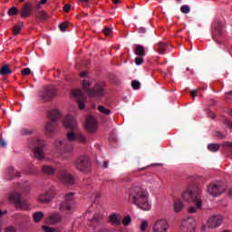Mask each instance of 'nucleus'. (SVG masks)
Instances as JSON below:
<instances>
[{
	"mask_svg": "<svg viewBox=\"0 0 232 232\" xmlns=\"http://www.w3.org/2000/svg\"><path fill=\"white\" fill-rule=\"evenodd\" d=\"M63 125L70 130L67 132V139H58L54 141V149L60 155H63V160H70V157L74 151L73 140L76 142H81L82 144H86L88 139L85 138L82 133L79 132L77 129V121L73 116H66L63 121Z\"/></svg>",
	"mask_w": 232,
	"mask_h": 232,
	"instance_id": "f257e3e1",
	"label": "nucleus"
},
{
	"mask_svg": "<svg viewBox=\"0 0 232 232\" xmlns=\"http://www.w3.org/2000/svg\"><path fill=\"white\" fill-rule=\"evenodd\" d=\"M128 195L130 204L137 206V208L142 209L143 211H150L151 209L148 191H146V189L142 188L140 186L133 185L130 187L128 190Z\"/></svg>",
	"mask_w": 232,
	"mask_h": 232,
	"instance_id": "f03ea898",
	"label": "nucleus"
},
{
	"mask_svg": "<svg viewBox=\"0 0 232 232\" xmlns=\"http://www.w3.org/2000/svg\"><path fill=\"white\" fill-rule=\"evenodd\" d=\"M48 117L50 121L44 126V133L47 137H52L57 131V128H59L57 121L61 119V112H59V110L54 109L48 112Z\"/></svg>",
	"mask_w": 232,
	"mask_h": 232,
	"instance_id": "7ed1b4c3",
	"label": "nucleus"
},
{
	"mask_svg": "<svg viewBox=\"0 0 232 232\" xmlns=\"http://www.w3.org/2000/svg\"><path fill=\"white\" fill-rule=\"evenodd\" d=\"M45 146L46 142L39 137L29 140V148L33 150L34 157L37 159V160H43L44 159Z\"/></svg>",
	"mask_w": 232,
	"mask_h": 232,
	"instance_id": "20e7f679",
	"label": "nucleus"
},
{
	"mask_svg": "<svg viewBox=\"0 0 232 232\" xmlns=\"http://www.w3.org/2000/svg\"><path fill=\"white\" fill-rule=\"evenodd\" d=\"M90 86H92V82H90V81H82V88L84 92L89 94V97H97L98 99L104 97V82H96L92 89H90Z\"/></svg>",
	"mask_w": 232,
	"mask_h": 232,
	"instance_id": "39448f33",
	"label": "nucleus"
},
{
	"mask_svg": "<svg viewBox=\"0 0 232 232\" xmlns=\"http://www.w3.org/2000/svg\"><path fill=\"white\" fill-rule=\"evenodd\" d=\"M181 197L187 202H194L198 209L202 208V201L200 200V188L198 187H191L185 190Z\"/></svg>",
	"mask_w": 232,
	"mask_h": 232,
	"instance_id": "423d86ee",
	"label": "nucleus"
},
{
	"mask_svg": "<svg viewBox=\"0 0 232 232\" xmlns=\"http://www.w3.org/2000/svg\"><path fill=\"white\" fill-rule=\"evenodd\" d=\"M224 25H225V22L222 20L215 21L212 24V39L213 41L218 43V44H220V42H218V39H220V37L224 35V33H225Z\"/></svg>",
	"mask_w": 232,
	"mask_h": 232,
	"instance_id": "0eeeda50",
	"label": "nucleus"
},
{
	"mask_svg": "<svg viewBox=\"0 0 232 232\" xmlns=\"http://www.w3.org/2000/svg\"><path fill=\"white\" fill-rule=\"evenodd\" d=\"M227 186L223 182L210 183L208 186V193L212 197H220L227 189Z\"/></svg>",
	"mask_w": 232,
	"mask_h": 232,
	"instance_id": "6e6552de",
	"label": "nucleus"
},
{
	"mask_svg": "<svg viewBox=\"0 0 232 232\" xmlns=\"http://www.w3.org/2000/svg\"><path fill=\"white\" fill-rule=\"evenodd\" d=\"M8 200L13 202L17 209H28V203L26 200L23 199L21 194L18 192L10 193Z\"/></svg>",
	"mask_w": 232,
	"mask_h": 232,
	"instance_id": "1a4fd4ad",
	"label": "nucleus"
},
{
	"mask_svg": "<svg viewBox=\"0 0 232 232\" xmlns=\"http://www.w3.org/2000/svg\"><path fill=\"white\" fill-rule=\"evenodd\" d=\"M40 97L44 102H50L53 97H57V88L53 85L44 87Z\"/></svg>",
	"mask_w": 232,
	"mask_h": 232,
	"instance_id": "9d476101",
	"label": "nucleus"
},
{
	"mask_svg": "<svg viewBox=\"0 0 232 232\" xmlns=\"http://www.w3.org/2000/svg\"><path fill=\"white\" fill-rule=\"evenodd\" d=\"M91 166L92 163L90 162V159H88L86 156H81L75 161L76 169L82 172L90 171Z\"/></svg>",
	"mask_w": 232,
	"mask_h": 232,
	"instance_id": "9b49d317",
	"label": "nucleus"
},
{
	"mask_svg": "<svg viewBox=\"0 0 232 232\" xmlns=\"http://www.w3.org/2000/svg\"><path fill=\"white\" fill-rule=\"evenodd\" d=\"M57 177L60 182H62L63 184H69L70 186H72V184L75 183V178H73L72 174L68 173V171L64 169L59 170L57 173Z\"/></svg>",
	"mask_w": 232,
	"mask_h": 232,
	"instance_id": "f8f14e48",
	"label": "nucleus"
},
{
	"mask_svg": "<svg viewBox=\"0 0 232 232\" xmlns=\"http://www.w3.org/2000/svg\"><path fill=\"white\" fill-rule=\"evenodd\" d=\"M53 197H55V190H53V188H50L49 190L40 194L37 200L40 204H50V202L53 200Z\"/></svg>",
	"mask_w": 232,
	"mask_h": 232,
	"instance_id": "ddd939ff",
	"label": "nucleus"
},
{
	"mask_svg": "<svg viewBox=\"0 0 232 232\" xmlns=\"http://www.w3.org/2000/svg\"><path fill=\"white\" fill-rule=\"evenodd\" d=\"M73 97L76 99V102L80 110H84V104L87 101L86 95L81 91V89H75L72 91Z\"/></svg>",
	"mask_w": 232,
	"mask_h": 232,
	"instance_id": "4468645a",
	"label": "nucleus"
},
{
	"mask_svg": "<svg viewBox=\"0 0 232 232\" xmlns=\"http://www.w3.org/2000/svg\"><path fill=\"white\" fill-rule=\"evenodd\" d=\"M73 206V193L70 192L65 195V200L60 204L61 211H72Z\"/></svg>",
	"mask_w": 232,
	"mask_h": 232,
	"instance_id": "2eb2a0df",
	"label": "nucleus"
},
{
	"mask_svg": "<svg viewBox=\"0 0 232 232\" xmlns=\"http://www.w3.org/2000/svg\"><path fill=\"white\" fill-rule=\"evenodd\" d=\"M168 227H169V226L168 225V220H166L165 218H160L154 223L152 227V231L166 232L168 231Z\"/></svg>",
	"mask_w": 232,
	"mask_h": 232,
	"instance_id": "dca6fc26",
	"label": "nucleus"
},
{
	"mask_svg": "<svg viewBox=\"0 0 232 232\" xmlns=\"http://www.w3.org/2000/svg\"><path fill=\"white\" fill-rule=\"evenodd\" d=\"M222 222H224V217L221 215H214L208 220V227H210V229H215V227H220Z\"/></svg>",
	"mask_w": 232,
	"mask_h": 232,
	"instance_id": "f3484780",
	"label": "nucleus"
},
{
	"mask_svg": "<svg viewBox=\"0 0 232 232\" xmlns=\"http://www.w3.org/2000/svg\"><path fill=\"white\" fill-rule=\"evenodd\" d=\"M85 128L91 133H93L97 130V121H95V118H93V116L87 117Z\"/></svg>",
	"mask_w": 232,
	"mask_h": 232,
	"instance_id": "a211bd4d",
	"label": "nucleus"
},
{
	"mask_svg": "<svg viewBox=\"0 0 232 232\" xmlns=\"http://www.w3.org/2000/svg\"><path fill=\"white\" fill-rule=\"evenodd\" d=\"M109 224H111L114 227L122 224V216L121 214L112 213L109 216Z\"/></svg>",
	"mask_w": 232,
	"mask_h": 232,
	"instance_id": "6ab92c4d",
	"label": "nucleus"
},
{
	"mask_svg": "<svg viewBox=\"0 0 232 232\" xmlns=\"http://www.w3.org/2000/svg\"><path fill=\"white\" fill-rule=\"evenodd\" d=\"M15 177H21V172L15 170L14 167H8L5 172V179L12 180L13 179H15Z\"/></svg>",
	"mask_w": 232,
	"mask_h": 232,
	"instance_id": "aec40b11",
	"label": "nucleus"
},
{
	"mask_svg": "<svg viewBox=\"0 0 232 232\" xmlns=\"http://www.w3.org/2000/svg\"><path fill=\"white\" fill-rule=\"evenodd\" d=\"M34 10V5L30 3H25L20 12L21 17H30L32 15V11Z\"/></svg>",
	"mask_w": 232,
	"mask_h": 232,
	"instance_id": "412c9836",
	"label": "nucleus"
},
{
	"mask_svg": "<svg viewBox=\"0 0 232 232\" xmlns=\"http://www.w3.org/2000/svg\"><path fill=\"white\" fill-rule=\"evenodd\" d=\"M166 48H168V45L162 42L154 44L155 52L160 53V55H164V53H166Z\"/></svg>",
	"mask_w": 232,
	"mask_h": 232,
	"instance_id": "4be33fe9",
	"label": "nucleus"
},
{
	"mask_svg": "<svg viewBox=\"0 0 232 232\" xmlns=\"http://www.w3.org/2000/svg\"><path fill=\"white\" fill-rule=\"evenodd\" d=\"M174 213H180L184 209V202L182 200L176 198L173 202Z\"/></svg>",
	"mask_w": 232,
	"mask_h": 232,
	"instance_id": "5701e85b",
	"label": "nucleus"
},
{
	"mask_svg": "<svg viewBox=\"0 0 232 232\" xmlns=\"http://www.w3.org/2000/svg\"><path fill=\"white\" fill-rule=\"evenodd\" d=\"M42 173L49 176L55 175V168L50 165H44L42 166Z\"/></svg>",
	"mask_w": 232,
	"mask_h": 232,
	"instance_id": "b1692460",
	"label": "nucleus"
},
{
	"mask_svg": "<svg viewBox=\"0 0 232 232\" xmlns=\"http://www.w3.org/2000/svg\"><path fill=\"white\" fill-rule=\"evenodd\" d=\"M134 53L139 57L146 56V50H144V46L142 45H135Z\"/></svg>",
	"mask_w": 232,
	"mask_h": 232,
	"instance_id": "393cba45",
	"label": "nucleus"
},
{
	"mask_svg": "<svg viewBox=\"0 0 232 232\" xmlns=\"http://www.w3.org/2000/svg\"><path fill=\"white\" fill-rule=\"evenodd\" d=\"M101 220H102V215L94 214L93 218L91 220L90 226L95 227L98 224H101Z\"/></svg>",
	"mask_w": 232,
	"mask_h": 232,
	"instance_id": "a878e982",
	"label": "nucleus"
},
{
	"mask_svg": "<svg viewBox=\"0 0 232 232\" xmlns=\"http://www.w3.org/2000/svg\"><path fill=\"white\" fill-rule=\"evenodd\" d=\"M49 222L50 224H58V222H61V215H59L58 213L52 214L49 217Z\"/></svg>",
	"mask_w": 232,
	"mask_h": 232,
	"instance_id": "bb28decb",
	"label": "nucleus"
},
{
	"mask_svg": "<svg viewBox=\"0 0 232 232\" xmlns=\"http://www.w3.org/2000/svg\"><path fill=\"white\" fill-rule=\"evenodd\" d=\"M12 73V69L10 65H4L0 69V75H10Z\"/></svg>",
	"mask_w": 232,
	"mask_h": 232,
	"instance_id": "cd10ccee",
	"label": "nucleus"
},
{
	"mask_svg": "<svg viewBox=\"0 0 232 232\" xmlns=\"http://www.w3.org/2000/svg\"><path fill=\"white\" fill-rule=\"evenodd\" d=\"M208 151H211L212 153H217L218 150H220V145L218 143H210L208 145Z\"/></svg>",
	"mask_w": 232,
	"mask_h": 232,
	"instance_id": "c85d7f7f",
	"label": "nucleus"
},
{
	"mask_svg": "<svg viewBox=\"0 0 232 232\" xmlns=\"http://www.w3.org/2000/svg\"><path fill=\"white\" fill-rule=\"evenodd\" d=\"M33 218L34 222H41V220H43V218H44V213L38 211V212H34L33 214Z\"/></svg>",
	"mask_w": 232,
	"mask_h": 232,
	"instance_id": "c756f323",
	"label": "nucleus"
},
{
	"mask_svg": "<svg viewBox=\"0 0 232 232\" xmlns=\"http://www.w3.org/2000/svg\"><path fill=\"white\" fill-rule=\"evenodd\" d=\"M98 111L100 113H102L103 115H111V110L106 109L104 105H99Z\"/></svg>",
	"mask_w": 232,
	"mask_h": 232,
	"instance_id": "7c9ffc66",
	"label": "nucleus"
},
{
	"mask_svg": "<svg viewBox=\"0 0 232 232\" xmlns=\"http://www.w3.org/2000/svg\"><path fill=\"white\" fill-rule=\"evenodd\" d=\"M36 17L41 21H46L48 19V14H46L44 11H38L36 13Z\"/></svg>",
	"mask_w": 232,
	"mask_h": 232,
	"instance_id": "2f4dec72",
	"label": "nucleus"
},
{
	"mask_svg": "<svg viewBox=\"0 0 232 232\" xmlns=\"http://www.w3.org/2000/svg\"><path fill=\"white\" fill-rule=\"evenodd\" d=\"M121 224H123V226L128 227L130 226V224H131V217L130 216H125L122 219L121 218Z\"/></svg>",
	"mask_w": 232,
	"mask_h": 232,
	"instance_id": "473e14b6",
	"label": "nucleus"
},
{
	"mask_svg": "<svg viewBox=\"0 0 232 232\" xmlns=\"http://www.w3.org/2000/svg\"><path fill=\"white\" fill-rule=\"evenodd\" d=\"M21 30H23V24H21L20 25H14L13 28V34L19 35Z\"/></svg>",
	"mask_w": 232,
	"mask_h": 232,
	"instance_id": "72a5a7b5",
	"label": "nucleus"
},
{
	"mask_svg": "<svg viewBox=\"0 0 232 232\" xmlns=\"http://www.w3.org/2000/svg\"><path fill=\"white\" fill-rule=\"evenodd\" d=\"M8 15H17V14H19V9H17V7H11L8 12H7Z\"/></svg>",
	"mask_w": 232,
	"mask_h": 232,
	"instance_id": "f704fd0d",
	"label": "nucleus"
},
{
	"mask_svg": "<svg viewBox=\"0 0 232 232\" xmlns=\"http://www.w3.org/2000/svg\"><path fill=\"white\" fill-rule=\"evenodd\" d=\"M68 26H70V23L63 22L59 24V29L61 32H65L67 30Z\"/></svg>",
	"mask_w": 232,
	"mask_h": 232,
	"instance_id": "c9c22d12",
	"label": "nucleus"
},
{
	"mask_svg": "<svg viewBox=\"0 0 232 232\" xmlns=\"http://www.w3.org/2000/svg\"><path fill=\"white\" fill-rule=\"evenodd\" d=\"M20 133L21 135H32V133H34V130L24 128V129H21Z\"/></svg>",
	"mask_w": 232,
	"mask_h": 232,
	"instance_id": "e433bc0d",
	"label": "nucleus"
},
{
	"mask_svg": "<svg viewBox=\"0 0 232 232\" xmlns=\"http://www.w3.org/2000/svg\"><path fill=\"white\" fill-rule=\"evenodd\" d=\"M131 87L133 88V90H139V88H140V82L137 80H133L131 82Z\"/></svg>",
	"mask_w": 232,
	"mask_h": 232,
	"instance_id": "4c0bfd02",
	"label": "nucleus"
},
{
	"mask_svg": "<svg viewBox=\"0 0 232 232\" xmlns=\"http://www.w3.org/2000/svg\"><path fill=\"white\" fill-rule=\"evenodd\" d=\"M223 122H224V124L227 125V128H228V130H230V131H232V122H231V121H229V119H227V118H225L223 120Z\"/></svg>",
	"mask_w": 232,
	"mask_h": 232,
	"instance_id": "58836bf2",
	"label": "nucleus"
},
{
	"mask_svg": "<svg viewBox=\"0 0 232 232\" xmlns=\"http://www.w3.org/2000/svg\"><path fill=\"white\" fill-rule=\"evenodd\" d=\"M37 173V168H35V166L31 165L29 167V170H28V174L29 175H35Z\"/></svg>",
	"mask_w": 232,
	"mask_h": 232,
	"instance_id": "ea45409f",
	"label": "nucleus"
},
{
	"mask_svg": "<svg viewBox=\"0 0 232 232\" xmlns=\"http://www.w3.org/2000/svg\"><path fill=\"white\" fill-rule=\"evenodd\" d=\"M190 10H191V9L189 8L188 5H182V6L180 7V12H181L182 14H189Z\"/></svg>",
	"mask_w": 232,
	"mask_h": 232,
	"instance_id": "a19ab883",
	"label": "nucleus"
},
{
	"mask_svg": "<svg viewBox=\"0 0 232 232\" xmlns=\"http://www.w3.org/2000/svg\"><path fill=\"white\" fill-rule=\"evenodd\" d=\"M144 56H140V57H136L135 58V63L137 64V66H140V64H142L144 63Z\"/></svg>",
	"mask_w": 232,
	"mask_h": 232,
	"instance_id": "79ce46f5",
	"label": "nucleus"
},
{
	"mask_svg": "<svg viewBox=\"0 0 232 232\" xmlns=\"http://www.w3.org/2000/svg\"><path fill=\"white\" fill-rule=\"evenodd\" d=\"M214 135H215V137H217L218 139H226V135L222 134V133L220 132V130H216V131L214 132Z\"/></svg>",
	"mask_w": 232,
	"mask_h": 232,
	"instance_id": "37998d69",
	"label": "nucleus"
},
{
	"mask_svg": "<svg viewBox=\"0 0 232 232\" xmlns=\"http://www.w3.org/2000/svg\"><path fill=\"white\" fill-rule=\"evenodd\" d=\"M224 146H226L227 148H229L228 151L230 153V157L232 158V143L229 141H226L224 143Z\"/></svg>",
	"mask_w": 232,
	"mask_h": 232,
	"instance_id": "c03bdc74",
	"label": "nucleus"
},
{
	"mask_svg": "<svg viewBox=\"0 0 232 232\" xmlns=\"http://www.w3.org/2000/svg\"><path fill=\"white\" fill-rule=\"evenodd\" d=\"M146 227H148V221H142L140 224V231H146Z\"/></svg>",
	"mask_w": 232,
	"mask_h": 232,
	"instance_id": "a18cd8bd",
	"label": "nucleus"
},
{
	"mask_svg": "<svg viewBox=\"0 0 232 232\" xmlns=\"http://www.w3.org/2000/svg\"><path fill=\"white\" fill-rule=\"evenodd\" d=\"M103 34H104V35H106L108 37L111 34V29L109 27H105L103 29Z\"/></svg>",
	"mask_w": 232,
	"mask_h": 232,
	"instance_id": "49530a36",
	"label": "nucleus"
},
{
	"mask_svg": "<svg viewBox=\"0 0 232 232\" xmlns=\"http://www.w3.org/2000/svg\"><path fill=\"white\" fill-rule=\"evenodd\" d=\"M207 115H208V117H210V119H212V120H215V118L217 117V115L210 110L208 111Z\"/></svg>",
	"mask_w": 232,
	"mask_h": 232,
	"instance_id": "de8ad7c7",
	"label": "nucleus"
},
{
	"mask_svg": "<svg viewBox=\"0 0 232 232\" xmlns=\"http://www.w3.org/2000/svg\"><path fill=\"white\" fill-rule=\"evenodd\" d=\"M188 222H189L190 224H192V231H195V218H188Z\"/></svg>",
	"mask_w": 232,
	"mask_h": 232,
	"instance_id": "09e8293b",
	"label": "nucleus"
},
{
	"mask_svg": "<svg viewBox=\"0 0 232 232\" xmlns=\"http://www.w3.org/2000/svg\"><path fill=\"white\" fill-rule=\"evenodd\" d=\"M31 72L32 71L30 70V68H24V69L22 70V74L30 75Z\"/></svg>",
	"mask_w": 232,
	"mask_h": 232,
	"instance_id": "8fccbe9b",
	"label": "nucleus"
},
{
	"mask_svg": "<svg viewBox=\"0 0 232 232\" xmlns=\"http://www.w3.org/2000/svg\"><path fill=\"white\" fill-rule=\"evenodd\" d=\"M22 191H24V193H28V191H30V183L26 182L25 188H23Z\"/></svg>",
	"mask_w": 232,
	"mask_h": 232,
	"instance_id": "3c124183",
	"label": "nucleus"
},
{
	"mask_svg": "<svg viewBox=\"0 0 232 232\" xmlns=\"http://www.w3.org/2000/svg\"><path fill=\"white\" fill-rule=\"evenodd\" d=\"M72 8V6L70 5V4H67L63 6V11L68 13L70 12V9Z\"/></svg>",
	"mask_w": 232,
	"mask_h": 232,
	"instance_id": "603ef678",
	"label": "nucleus"
},
{
	"mask_svg": "<svg viewBox=\"0 0 232 232\" xmlns=\"http://www.w3.org/2000/svg\"><path fill=\"white\" fill-rule=\"evenodd\" d=\"M5 232H16L15 231V227H7L5 228Z\"/></svg>",
	"mask_w": 232,
	"mask_h": 232,
	"instance_id": "864d4df0",
	"label": "nucleus"
},
{
	"mask_svg": "<svg viewBox=\"0 0 232 232\" xmlns=\"http://www.w3.org/2000/svg\"><path fill=\"white\" fill-rule=\"evenodd\" d=\"M188 213H197V208L195 207L188 208Z\"/></svg>",
	"mask_w": 232,
	"mask_h": 232,
	"instance_id": "5fc2aeb1",
	"label": "nucleus"
},
{
	"mask_svg": "<svg viewBox=\"0 0 232 232\" xmlns=\"http://www.w3.org/2000/svg\"><path fill=\"white\" fill-rule=\"evenodd\" d=\"M0 146L1 148H6V141H5V140H0Z\"/></svg>",
	"mask_w": 232,
	"mask_h": 232,
	"instance_id": "6e6d98bb",
	"label": "nucleus"
},
{
	"mask_svg": "<svg viewBox=\"0 0 232 232\" xmlns=\"http://www.w3.org/2000/svg\"><path fill=\"white\" fill-rule=\"evenodd\" d=\"M191 97L193 98V99H195V97H197V90H193V91H191Z\"/></svg>",
	"mask_w": 232,
	"mask_h": 232,
	"instance_id": "4d7b16f0",
	"label": "nucleus"
},
{
	"mask_svg": "<svg viewBox=\"0 0 232 232\" xmlns=\"http://www.w3.org/2000/svg\"><path fill=\"white\" fill-rule=\"evenodd\" d=\"M88 75V72L83 71L82 72L80 73V77H86Z\"/></svg>",
	"mask_w": 232,
	"mask_h": 232,
	"instance_id": "13d9d810",
	"label": "nucleus"
},
{
	"mask_svg": "<svg viewBox=\"0 0 232 232\" xmlns=\"http://www.w3.org/2000/svg\"><path fill=\"white\" fill-rule=\"evenodd\" d=\"M140 34H146V28L140 27Z\"/></svg>",
	"mask_w": 232,
	"mask_h": 232,
	"instance_id": "bf43d9fd",
	"label": "nucleus"
},
{
	"mask_svg": "<svg viewBox=\"0 0 232 232\" xmlns=\"http://www.w3.org/2000/svg\"><path fill=\"white\" fill-rule=\"evenodd\" d=\"M227 99H231V97H232V91H230V92H228L227 93Z\"/></svg>",
	"mask_w": 232,
	"mask_h": 232,
	"instance_id": "052dcab7",
	"label": "nucleus"
},
{
	"mask_svg": "<svg viewBox=\"0 0 232 232\" xmlns=\"http://www.w3.org/2000/svg\"><path fill=\"white\" fill-rule=\"evenodd\" d=\"M47 2H48V0H41L40 5H46Z\"/></svg>",
	"mask_w": 232,
	"mask_h": 232,
	"instance_id": "680f3d73",
	"label": "nucleus"
},
{
	"mask_svg": "<svg viewBox=\"0 0 232 232\" xmlns=\"http://www.w3.org/2000/svg\"><path fill=\"white\" fill-rule=\"evenodd\" d=\"M112 3H114V5H119V3H121V0H112Z\"/></svg>",
	"mask_w": 232,
	"mask_h": 232,
	"instance_id": "e2e57ef3",
	"label": "nucleus"
},
{
	"mask_svg": "<svg viewBox=\"0 0 232 232\" xmlns=\"http://www.w3.org/2000/svg\"><path fill=\"white\" fill-rule=\"evenodd\" d=\"M103 168H104V169L108 168V161H104V162H103Z\"/></svg>",
	"mask_w": 232,
	"mask_h": 232,
	"instance_id": "0e129e2a",
	"label": "nucleus"
},
{
	"mask_svg": "<svg viewBox=\"0 0 232 232\" xmlns=\"http://www.w3.org/2000/svg\"><path fill=\"white\" fill-rule=\"evenodd\" d=\"M80 3H85V4H88L90 2V0H79Z\"/></svg>",
	"mask_w": 232,
	"mask_h": 232,
	"instance_id": "69168bd1",
	"label": "nucleus"
},
{
	"mask_svg": "<svg viewBox=\"0 0 232 232\" xmlns=\"http://www.w3.org/2000/svg\"><path fill=\"white\" fill-rule=\"evenodd\" d=\"M228 195H229L230 197H232V188L229 189Z\"/></svg>",
	"mask_w": 232,
	"mask_h": 232,
	"instance_id": "338daca9",
	"label": "nucleus"
},
{
	"mask_svg": "<svg viewBox=\"0 0 232 232\" xmlns=\"http://www.w3.org/2000/svg\"><path fill=\"white\" fill-rule=\"evenodd\" d=\"M101 197V195L99 193L95 194V198H99Z\"/></svg>",
	"mask_w": 232,
	"mask_h": 232,
	"instance_id": "774afa93",
	"label": "nucleus"
}]
</instances>
